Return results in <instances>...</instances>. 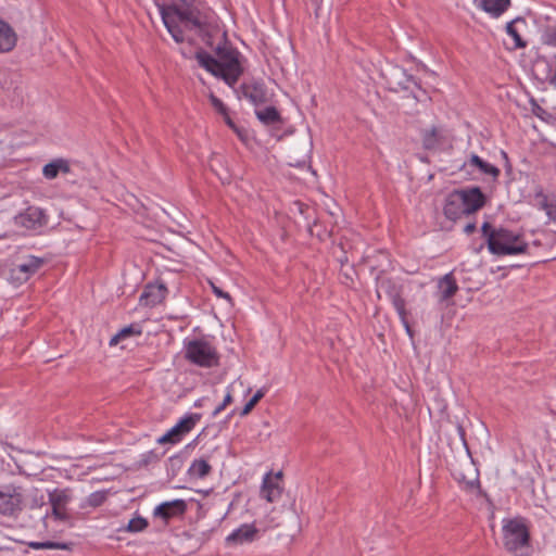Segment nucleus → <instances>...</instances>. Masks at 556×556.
<instances>
[{
	"instance_id": "39448f33",
	"label": "nucleus",
	"mask_w": 556,
	"mask_h": 556,
	"mask_svg": "<svg viewBox=\"0 0 556 556\" xmlns=\"http://www.w3.org/2000/svg\"><path fill=\"white\" fill-rule=\"evenodd\" d=\"M72 501V491L70 489H53L48 492V502L51 510H47L43 518L52 516L56 520L65 521L68 519L66 507Z\"/></svg>"
},
{
	"instance_id": "aec40b11",
	"label": "nucleus",
	"mask_w": 556,
	"mask_h": 556,
	"mask_svg": "<svg viewBox=\"0 0 556 556\" xmlns=\"http://www.w3.org/2000/svg\"><path fill=\"white\" fill-rule=\"evenodd\" d=\"M443 129L441 127L433 126L429 129H422L420 132L421 142L425 150H434L442 143L444 139Z\"/></svg>"
},
{
	"instance_id": "6e6552de",
	"label": "nucleus",
	"mask_w": 556,
	"mask_h": 556,
	"mask_svg": "<svg viewBox=\"0 0 556 556\" xmlns=\"http://www.w3.org/2000/svg\"><path fill=\"white\" fill-rule=\"evenodd\" d=\"M281 478V471L275 475H273L271 472H267L264 476L261 489V496L265 498L267 502L274 503L280 498L282 492V486L280 485Z\"/></svg>"
},
{
	"instance_id": "f704fd0d",
	"label": "nucleus",
	"mask_w": 556,
	"mask_h": 556,
	"mask_svg": "<svg viewBox=\"0 0 556 556\" xmlns=\"http://www.w3.org/2000/svg\"><path fill=\"white\" fill-rule=\"evenodd\" d=\"M210 100L212 105L218 113H220L222 115H227L228 109L220 99H218L214 94H211Z\"/></svg>"
},
{
	"instance_id": "c756f323",
	"label": "nucleus",
	"mask_w": 556,
	"mask_h": 556,
	"mask_svg": "<svg viewBox=\"0 0 556 556\" xmlns=\"http://www.w3.org/2000/svg\"><path fill=\"white\" fill-rule=\"evenodd\" d=\"M29 546L34 549H65L66 544L52 541L30 542Z\"/></svg>"
},
{
	"instance_id": "e433bc0d",
	"label": "nucleus",
	"mask_w": 556,
	"mask_h": 556,
	"mask_svg": "<svg viewBox=\"0 0 556 556\" xmlns=\"http://www.w3.org/2000/svg\"><path fill=\"white\" fill-rule=\"evenodd\" d=\"M232 401L231 394L227 393L222 403L212 406V415L219 414Z\"/></svg>"
},
{
	"instance_id": "a878e982",
	"label": "nucleus",
	"mask_w": 556,
	"mask_h": 556,
	"mask_svg": "<svg viewBox=\"0 0 556 556\" xmlns=\"http://www.w3.org/2000/svg\"><path fill=\"white\" fill-rule=\"evenodd\" d=\"M189 476L203 479L211 472V466L205 459H194L189 467Z\"/></svg>"
},
{
	"instance_id": "7c9ffc66",
	"label": "nucleus",
	"mask_w": 556,
	"mask_h": 556,
	"mask_svg": "<svg viewBox=\"0 0 556 556\" xmlns=\"http://www.w3.org/2000/svg\"><path fill=\"white\" fill-rule=\"evenodd\" d=\"M28 505L31 509L43 507L46 505L45 495L39 490L34 489L29 495Z\"/></svg>"
},
{
	"instance_id": "79ce46f5",
	"label": "nucleus",
	"mask_w": 556,
	"mask_h": 556,
	"mask_svg": "<svg viewBox=\"0 0 556 556\" xmlns=\"http://www.w3.org/2000/svg\"><path fill=\"white\" fill-rule=\"evenodd\" d=\"M225 118L226 124L233 130H237V125L233 123V121L229 117V115H223Z\"/></svg>"
},
{
	"instance_id": "1a4fd4ad",
	"label": "nucleus",
	"mask_w": 556,
	"mask_h": 556,
	"mask_svg": "<svg viewBox=\"0 0 556 556\" xmlns=\"http://www.w3.org/2000/svg\"><path fill=\"white\" fill-rule=\"evenodd\" d=\"M16 223L27 229H37L47 223L45 212L35 206H29L24 213L16 216Z\"/></svg>"
},
{
	"instance_id": "393cba45",
	"label": "nucleus",
	"mask_w": 556,
	"mask_h": 556,
	"mask_svg": "<svg viewBox=\"0 0 556 556\" xmlns=\"http://www.w3.org/2000/svg\"><path fill=\"white\" fill-rule=\"evenodd\" d=\"M257 118L266 126H278L282 124V117L275 106H267L263 110H256Z\"/></svg>"
},
{
	"instance_id": "c9c22d12",
	"label": "nucleus",
	"mask_w": 556,
	"mask_h": 556,
	"mask_svg": "<svg viewBox=\"0 0 556 556\" xmlns=\"http://www.w3.org/2000/svg\"><path fill=\"white\" fill-rule=\"evenodd\" d=\"M397 314H399L401 323L404 326L407 334L409 336L410 339H413L414 338V331H413V329H412V327L409 325V321H408V312H407V309H404L403 314L402 313H397Z\"/></svg>"
},
{
	"instance_id": "de8ad7c7",
	"label": "nucleus",
	"mask_w": 556,
	"mask_h": 556,
	"mask_svg": "<svg viewBox=\"0 0 556 556\" xmlns=\"http://www.w3.org/2000/svg\"><path fill=\"white\" fill-rule=\"evenodd\" d=\"M304 164H305V162H304V161H303L302 163H301V162H298V163H296V165H299V166H302V165H304Z\"/></svg>"
},
{
	"instance_id": "58836bf2",
	"label": "nucleus",
	"mask_w": 556,
	"mask_h": 556,
	"mask_svg": "<svg viewBox=\"0 0 556 556\" xmlns=\"http://www.w3.org/2000/svg\"><path fill=\"white\" fill-rule=\"evenodd\" d=\"M545 43L556 47V30L546 34Z\"/></svg>"
},
{
	"instance_id": "7ed1b4c3",
	"label": "nucleus",
	"mask_w": 556,
	"mask_h": 556,
	"mask_svg": "<svg viewBox=\"0 0 556 556\" xmlns=\"http://www.w3.org/2000/svg\"><path fill=\"white\" fill-rule=\"evenodd\" d=\"M503 543L516 556H527L530 548V533L521 518L503 520Z\"/></svg>"
},
{
	"instance_id": "9b49d317",
	"label": "nucleus",
	"mask_w": 556,
	"mask_h": 556,
	"mask_svg": "<svg viewBox=\"0 0 556 556\" xmlns=\"http://www.w3.org/2000/svg\"><path fill=\"white\" fill-rule=\"evenodd\" d=\"M197 419H179V422L157 439L161 444L177 443L182 437L192 430Z\"/></svg>"
},
{
	"instance_id": "6ab92c4d",
	"label": "nucleus",
	"mask_w": 556,
	"mask_h": 556,
	"mask_svg": "<svg viewBox=\"0 0 556 556\" xmlns=\"http://www.w3.org/2000/svg\"><path fill=\"white\" fill-rule=\"evenodd\" d=\"M527 27L525 17L518 16L506 24V33L514 40V49L527 47V41L522 39L521 31Z\"/></svg>"
},
{
	"instance_id": "ea45409f",
	"label": "nucleus",
	"mask_w": 556,
	"mask_h": 556,
	"mask_svg": "<svg viewBox=\"0 0 556 556\" xmlns=\"http://www.w3.org/2000/svg\"><path fill=\"white\" fill-rule=\"evenodd\" d=\"M238 137L242 140V141H245L248 139V134L247 131L243 129V128H239L237 126V130H233Z\"/></svg>"
},
{
	"instance_id": "bb28decb",
	"label": "nucleus",
	"mask_w": 556,
	"mask_h": 556,
	"mask_svg": "<svg viewBox=\"0 0 556 556\" xmlns=\"http://www.w3.org/2000/svg\"><path fill=\"white\" fill-rule=\"evenodd\" d=\"M470 165L478 167L481 173L491 175L494 178L500 175V169L496 166L489 164L476 154L471 155Z\"/></svg>"
},
{
	"instance_id": "f03ea898",
	"label": "nucleus",
	"mask_w": 556,
	"mask_h": 556,
	"mask_svg": "<svg viewBox=\"0 0 556 556\" xmlns=\"http://www.w3.org/2000/svg\"><path fill=\"white\" fill-rule=\"evenodd\" d=\"M481 231L489 251L494 255L523 254L529 248L521 233L504 227H493L489 222L482 224Z\"/></svg>"
},
{
	"instance_id": "4be33fe9",
	"label": "nucleus",
	"mask_w": 556,
	"mask_h": 556,
	"mask_svg": "<svg viewBox=\"0 0 556 556\" xmlns=\"http://www.w3.org/2000/svg\"><path fill=\"white\" fill-rule=\"evenodd\" d=\"M16 34L13 28L0 20V53L13 50L16 45Z\"/></svg>"
},
{
	"instance_id": "2f4dec72",
	"label": "nucleus",
	"mask_w": 556,
	"mask_h": 556,
	"mask_svg": "<svg viewBox=\"0 0 556 556\" xmlns=\"http://www.w3.org/2000/svg\"><path fill=\"white\" fill-rule=\"evenodd\" d=\"M148 527V521L142 517H136L129 520L127 530L129 532H140Z\"/></svg>"
},
{
	"instance_id": "a18cd8bd",
	"label": "nucleus",
	"mask_w": 556,
	"mask_h": 556,
	"mask_svg": "<svg viewBox=\"0 0 556 556\" xmlns=\"http://www.w3.org/2000/svg\"><path fill=\"white\" fill-rule=\"evenodd\" d=\"M184 417H194V418H198V417H201V415H199V414H186Z\"/></svg>"
},
{
	"instance_id": "dca6fc26",
	"label": "nucleus",
	"mask_w": 556,
	"mask_h": 556,
	"mask_svg": "<svg viewBox=\"0 0 556 556\" xmlns=\"http://www.w3.org/2000/svg\"><path fill=\"white\" fill-rule=\"evenodd\" d=\"M381 288L384 290L386 294L391 300L396 313L403 314L404 309H406V302L402 296V286L396 285L391 279H386L381 281Z\"/></svg>"
},
{
	"instance_id": "b1692460",
	"label": "nucleus",
	"mask_w": 556,
	"mask_h": 556,
	"mask_svg": "<svg viewBox=\"0 0 556 556\" xmlns=\"http://www.w3.org/2000/svg\"><path fill=\"white\" fill-rule=\"evenodd\" d=\"M440 301H446L455 295L458 290L457 282L453 275L446 274L439 280Z\"/></svg>"
},
{
	"instance_id": "473e14b6",
	"label": "nucleus",
	"mask_w": 556,
	"mask_h": 556,
	"mask_svg": "<svg viewBox=\"0 0 556 556\" xmlns=\"http://www.w3.org/2000/svg\"><path fill=\"white\" fill-rule=\"evenodd\" d=\"M264 396V391L258 390L250 400L249 402L243 406L240 415L244 416L248 415L252 408L258 403V401Z\"/></svg>"
},
{
	"instance_id": "4c0bfd02",
	"label": "nucleus",
	"mask_w": 556,
	"mask_h": 556,
	"mask_svg": "<svg viewBox=\"0 0 556 556\" xmlns=\"http://www.w3.org/2000/svg\"><path fill=\"white\" fill-rule=\"evenodd\" d=\"M211 287H212V290L214 292V294L217 296V298H222V299H225L227 300L228 302L231 303L232 299L230 296L229 293L223 291L219 287H217L215 283H213L212 281L210 282Z\"/></svg>"
},
{
	"instance_id": "f3484780",
	"label": "nucleus",
	"mask_w": 556,
	"mask_h": 556,
	"mask_svg": "<svg viewBox=\"0 0 556 556\" xmlns=\"http://www.w3.org/2000/svg\"><path fill=\"white\" fill-rule=\"evenodd\" d=\"M167 293L164 285H149L140 295V304L148 307H153L163 302Z\"/></svg>"
},
{
	"instance_id": "9d476101",
	"label": "nucleus",
	"mask_w": 556,
	"mask_h": 556,
	"mask_svg": "<svg viewBox=\"0 0 556 556\" xmlns=\"http://www.w3.org/2000/svg\"><path fill=\"white\" fill-rule=\"evenodd\" d=\"M187 509V503L184 500H174L157 505L153 510V516L167 521L174 517L184 515Z\"/></svg>"
},
{
	"instance_id": "20e7f679",
	"label": "nucleus",
	"mask_w": 556,
	"mask_h": 556,
	"mask_svg": "<svg viewBox=\"0 0 556 556\" xmlns=\"http://www.w3.org/2000/svg\"><path fill=\"white\" fill-rule=\"evenodd\" d=\"M185 358L203 368H212L219 364V354L216 348L204 339L186 341Z\"/></svg>"
},
{
	"instance_id": "c03bdc74",
	"label": "nucleus",
	"mask_w": 556,
	"mask_h": 556,
	"mask_svg": "<svg viewBox=\"0 0 556 556\" xmlns=\"http://www.w3.org/2000/svg\"><path fill=\"white\" fill-rule=\"evenodd\" d=\"M181 3L186 4V5H189L191 4L194 0H179Z\"/></svg>"
},
{
	"instance_id": "2eb2a0df",
	"label": "nucleus",
	"mask_w": 556,
	"mask_h": 556,
	"mask_svg": "<svg viewBox=\"0 0 556 556\" xmlns=\"http://www.w3.org/2000/svg\"><path fill=\"white\" fill-rule=\"evenodd\" d=\"M443 213L447 219L454 222L459 219L462 216L467 215L457 190L447 195L443 207Z\"/></svg>"
},
{
	"instance_id": "cd10ccee",
	"label": "nucleus",
	"mask_w": 556,
	"mask_h": 556,
	"mask_svg": "<svg viewBox=\"0 0 556 556\" xmlns=\"http://www.w3.org/2000/svg\"><path fill=\"white\" fill-rule=\"evenodd\" d=\"M176 13L178 14V20L184 25V27L189 29L201 27V22L199 18L192 16L190 12L176 9Z\"/></svg>"
},
{
	"instance_id": "a19ab883",
	"label": "nucleus",
	"mask_w": 556,
	"mask_h": 556,
	"mask_svg": "<svg viewBox=\"0 0 556 556\" xmlns=\"http://www.w3.org/2000/svg\"><path fill=\"white\" fill-rule=\"evenodd\" d=\"M476 231V224L469 223L464 227V232L467 235H471Z\"/></svg>"
},
{
	"instance_id": "c85d7f7f",
	"label": "nucleus",
	"mask_w": 556,
	"mask_h": 556,
	"mask_svg": "<svg viewBox=\"0 0 556 556\" xmlns=\"http://www.w3.org/2000/svg\"><path fill=\"white\" fill-rule=\"evenodd\" d=\"M131 334H141V329L138 326L130 325L119 330L110 341V345H116L122 339Z\"/></svg>"
},
{
	"instance_id": "ddd939ff",
	"label": "nucleus",
	"mask_w": 556,
	"mask_h": 556,
	"mask_svg": "<svg viewBox=\"0 0 556 556\" xmlns=\"http://www.w3.org/2000/svg\"><path fill=\"white\" fill-rule=\"evenodd\" d=\"M161 13H162L163 23H164L165 27L167 28L168 33L174 38V40L176 42H184L185 41L184 30H182L184 25L178 20V14L176 13V8L168 9V10L162 9Z\"/></svg>"
},
{
	"instance_id": "49530a36",
	"label": "nucleus",
	"mask_w": 556,
	"mask_h": 556,
	"mask_svg": "<svg viewBox=\"0 0 556 556\" xmlns=\"http://www.w3.org/2000/svg\"><path fill=\"white\" fill-rule=\"evenodd\" d=\"M203 403H211V399L210 397H205L202 400Z\"/></svg>"
},
{
	"instance_id": "4468645a",
	"label": "nucleus",
	"mask_w": 556,
	"mask_h": 556,
	"mask_svg": "<svg viewBox=\"0 0 556 556\" xmlns=\"http://www.w3.org/2000/svg\"><path fill=\"white\" fill-rule=\"evenodd\" d=\"M257 534V529L252 523L241 525L239 528L235 529L227 538L226 543L228 545H242L245 543H251L255 540Z\"/></svg>"
},
{
	"instance_id": "0eeeda50",
	"label": "nucleus",
	"mask_w": 556,
	"mask_h": 556,
	"mask_svg": "<svg viewBox=\"0 0 556 556\" xmlns=\"http://www.w3.org/2000/svg\"><path fill=\"white\" fill-rule=\"evenodd\" d=\"M467 215L472 214L485 204V195L479 187H471L457 190Z\"/></svg>"
},
{
	"instance_id": "5701e85b",
	"label": "nucleus",
	"mask_w": 556,
	"mask_h": 556,
	"mask_svg": "<svg viewBox=\"0 0 556 556\" xmlns=\"http://www.w3.org/2000/svg\"><path fill=\"white\" fill-rule=\"evenodd\" d=\"M71 172L70 163L64 159H56L46 164L42 174L47 179H54L60 173L68 174Z\"/></svg>"
},
{
	"instance_id": "423d86ee",
	"label": "nucleus",
	"mask_w": 556,
	"mask_h": 556,
	"mask_svg": "<svg viewBox=\"0 0 556 556\" xmlns=\"http://www.w3.org/2000/svg\"><path fill=\"white\" fill-rule=\"evenodd\" d=\"M23 493L20 486L5 484L0 486V515L13 516L22 509Z\"/></svg>"
},
{
	"instance_id": "f8f14e48",
	"label": "nucleus",
	"mask_w": 556,
	"mask_h": 556,
	"mask_svg": "<svg viewBox=\"0 0 556 556\" xmlns=\"http://www.w3.org/2000/svg\"><path fill=\"white\" fill-rule=\"evenodd\" d=\"M45 264V260L29 255L21 264L13 267L12 273L18 280H27L30 276L36 274Z\"/></svg>"
},
{
	"instance_id": "412c9836",
	"label": "nucleus",
	"mask_w": 556,
	"mask_h": 556,
	"mask_svg": "<svg viewBox=\"0 0 556 556\" xmlns=\"http://www.w3.org/2000/svg\"><path fill=\"white\" fill-rule=\"evenodd\" d=\"M241 89L244 98L249 99L255 105L262 104L267 100L266 91L263 84H243L241 86Z\"/></svg>"
},
{
	"instance_id": "f257e3e1",
	"label": "nucleus",
	"mask_w": 556,
	"mask_h": 556,
	"mask_svg": "<svg viewBox=\"0 0 556 556\" xmlns=\"http://www.w3.org/2000/svg\"><path fill=\"white\" fill-rule=\"evenodd\" d=\"M214 51L217 59L202 49L198 50L195 59L199 65L214 76L220 77L230 87L235 86L243 73L239 51L224 36Z\"/></svg>"
},
{
	"instance_id": "72a5a7b5",
	"label": "nucleus",
	"mask_w": 556,
	"mask_h": 556,
	"mask_svg": "<svg viewBox=\"0 0 556 556\" xmlns=\"http://www.w3.org/2000/svg\"><path fill=\"white\" fill-rule=\"evenodd\" d=\"M105 500L106 494L104 492H93L88 496L87 503L91 507H98L101 506Z\"/></svg>"
},
{
	"instance_id": "a211bd4d",
	"label": "nucleus",
	"mask_w": 556,
	"mask_h": 556,
	"mask_svg": "<svg viewBox=\"0 0 556 556\" xmlns=\"http://www.w3.org/2000/svg\"><path fill=\"white\" fill-rule=\"evenodd\" d=\"M477 8L481 9L492 17H500L511 5L510 0H473Z\"/></svg>"
},
{
	"instance_id": "37998d69",
	"label": "nucleus",
	"mask_w": 556,
	"mask_h": 556,
	"mask_svg": "<svg viewBox=\"0 0 556 556\" xmlns=\"http://www.w3.org/2000/svg\"><path fill=\"white\" fill-rule=\"evenodd\" d=\"M409 84H413V85L417 86V81H416V79L413 76H408L407 77V85H405L404 88H406V89L409 88Z\"/></svg>"
}]
</instances>
